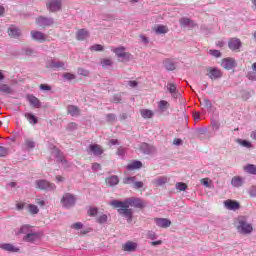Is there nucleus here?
Here are the masks:
<instances>
[{
	"label": "nucleus",
	"instance_id": "nucleus-1",
	"mask_svg": "<svg viewBox=\"0 0 256 256\" xmlns=\"http://www.w3.org/2000/svg\"><path fill=\"white\" fill-rule=\"evenodd\" d=\"M110 205L113 207H136V209H143L146 206L145 201L141 198H127L124 201L113 200Z\"/></svg>",
	"mask_w": 256,
	"mask_h": 256
},
{
	"label": "nucleus",
	"instance_id": "nucleus-2",
	"mask_svg": "<svg viewBox=\"0 0 256 256\" xmlns=\"http://www.w3.org/2000/svg\"><path fill=\"white\" fill-rule=\"evenodd\" d=\"M236 228L239 233L243 235H249V233H253V225L247 222V217L239 216L235 221Z\"/></svg>",
	"mask_w": 256,
	"mask_h": 256
},
{
	"label": "nucleus",
	"instance_id": "nucleus-3",
	"mask_svg": "<svg viewBox=\"0 0 256 256\" xmlns=\"http://www.w3.org/2000/svg\"><path fill=\"white\" fill-rule=\"evenodd\" d=\"M113 53H115L116 57L118 58V61L121 63H128V61H131L133 59V55L127 51V48L125 46H120L117 48L112 49Z\"/></svg>",
	"mask_w": 256,
	"mask_h": 256
},
{
	"label": "nucleus",
	"instance_id": "nucleus-4",
	"mask_svg": "<svg viewBox=\"0 0 256 256\" xmlns=\"http://www.w3.org/2000/svg\"><path fill=\"white\" fill-rule=\"evenodd\" d=\"M75 203H77V198L71 193H65L61 198L62 207L65 209H71V207H75Z\"/></svg>",
	"mask_w": 256,
	"mask_h": 256
},
{
	"label": "nucleus",
	"instance_id": "nucleus-5",
	"mask_svg": "<svg viewBox=\"0 0 256 256\" xmlns=\"http://www.w3.org/2000/svg\"><path fill=\"white\" fill-rule=\"evenodd\" d=\"M51 154L55 157L57 163H62L64 167H69V162L65 159V155L59 150V148H57V146H51Z\"/></svg>",
	"mask_w": 256,
	"mask_h": 256
},
{
	"label": "nucleus",
	"instance_id": "nucleus-6",
	"mask_svg": "<svg viewBox=\"0 0 256 256\" xmlns=\"http://www.w3.org/2000/svg\"><path fill=\"white\" fill-rule=\"evenodd\" d=\"M35 187L36 189H40V191H55V189H57V186H55V184L45 179L36 180Z\"/></svg>",
	"mask_w": 256,
	"mask_h": 256
},
{
	"label": "nucleus",
	"instance_id": "nucleus-7",
	"mask_svg": "<svg viewBox=\"0 0 256 256\" xmlns=\"http://www.w3.org/2000/svg\"><path fill=\"white\" fill-rule=\"evenodd\" d=\"M209 79L212 81H217V79H221L223 77V72L219 68L215 67H208L207 68V74H206Z\"/></svg>",
	"mask_w": 256,
	"mask_h": 256
},
{
	"label": "nucleus",
	"instance_id": "nucleus-8",
	"mask_svg": "<svg viewBox=\"0 0 256 256\" xmlns=\"http://www.w3.org/2000/svg\"><path fill=\"white\" fill-rule=\"evenodd\" d=\"M55 20L51 17L39 16L36 18V24L38 27H51L54 25Z\"/></svg>",
	"mask_w": 256,
	"mask_h": 256
},
{
	"label": "nucleus",
	"instance_id": "nucleus-9",
	"mask_svg": "<svg viewBox=\"0 0 256 256\" xmlns=\"http://www.w3.org/2000/svg\"><path fill=\"white\" fill-rule=\"evenodd\" d=\"M116 209H118L120 215L125 217L128 223L133 221V209H130L129 207H116Z\"/></svg>",
	"mask_w": 256,
	"mask_h": 256
},
{
	"label": "nucleus",
	"instance_id": "nucleus-10",
	"mask_svg": "<svg viewBox=\"0 0 256 256\" xmlns=\"http://www.w3.org/2000/svg\"><path fill=\"white\" fill-rule=\"evenodd\" d=\"M221 67H223V69H226V71H231V69H235V67H237V61L235 60V58H224L222 59Z\"/></svg>",
	"mask_w": 256,
	"mask_h": 256
},
{
	"label": "nucleus",
	"instance_id": "nucleus-11",
	"mask_svg": "<svg viewBox=\"0 0 256 256\" xmlns=\"http://www.w3.org/2000/svg\"><path fill=\"white\" fill-rule=\"evenodd\" d=\"M87 151H88V153H92V155H94V157H101V155H103V153H105V150L99 144H90L88 146Z\"/></svg>",
	"mask_w": 256,
	"mask_h": 256
},
{
	"label": "nucleus",
	"instance_id": "nucleus-12",
	"mask_svg": "<svg viewBox=\"0 0 256 256\" xmlns=\"http://www.w3.org/2000/svg\"><path fill=\"white\" fill-rule=\"evenodd\" d=\"M61 0H50L46 3V7L50 13H57V11H61Z\"/></svg>",
	"mask_w": 256,
	"mask_h": 256
},
{
	"label": "nucleus",
	"instance_id": "nucleus-13",
	"mask_svg": "<svg viewBox=\"0 0 256 256\" xmlns=\"http://www.w3.org/2000/svg\"><path fill=\"white\" fill-rule=\"evenodd\" d=\"M139 149L141 153H144V155H154V153L157 152V149L155 148V146L145 142L140 144Z\"/></svg>",
	"mask_w": 256,
	"mask_h": 256
},
{
	"label": "nucleus",
	"instance_id": "nucleus-14",
	"mask_svg": "<svg viewBox=\"0 0 256 256\" xmlns=\"http://www.w3.org/2000/svg\"><path fill=\"white\" fill-rule=\"evenodd\" d=\"M30 35L33 41H38V43H45L47 41V35L41 31L32 30Z\"/></svg>",
	"mask_w": 256,
	"mask_h": 256
},
{
	"label": "nucleus",
	"instance_id": "nucleus-15",
	"mask_svg": "<svg viewBox=\"0 0 256 256\" xmlns=\"http://www.w3.org/2000/svg\"><path fill=\"white\" fill-rule=\"evenodd\" d=\"M243 43L241 42V39L239 38H231L228 41V47L231 51L239 52V49H241Z\"/></svg>",
	"mask_w": 256,
	"mask_h": 256
},
{
	"label": "nucleus",
	"instance_id": "nucleus-16",
	"mask_svg": "<svg viewBox=\"0 0 256 256\" xmlns=\"http://www.w3.org/2000/svg\"><path fill=\"white\" fill-rule=\"evenodd\" d=\"M7 33L11 39H19L21 37V29L13 24L8 27Z\"/></svg>",
	"mask_w": 256,
	"mask_h": 256
},
{
	"label": "nucleus",
	"instance_id": "nucleus-17",
	"mask_svg": "<svg viewBox=\"0 0 256 256\" xmlns=\"http://www.w3.org/2000/svg\"><path fill=\"white\" fill-rule=\"evenodd\" d=\"M37 143H35V140L33 138H25L24 142L22 144V151H33L35 149Z\"/></svg>",
	"mask_w": 256,
	"mask_h": 256
},
{
	"label": "nucleus",
	"instance_id": "nucleus-18",
	"mask_svg": "<svg viewBox=\"0 0 256 256\" xmlns=\"http://www.w3.org/2000/svg\"><path fill=\"white\" fill-rule=\"evenodd\" d=\"M166 71H175L177 69V62L173 58H166L162 62Z\"/></svg>",
	"mask_w": 256,
	"mask_h": 256
},
{
	"label": "nucleus",
	"instance_id": "nucleus-19",
	"mask_svg": "<svg viewBox=\"0 0 256 256\" xmlns=\"http://www.w3.org/2000/svg\"><path fill=\"white\" fill-rule=\"evenodd\" d=\"M40 238H41V232H35L34 230H32L31 233L23 237V241H26V243H35V241H37V239H40Z\"/></svg>",
	"mask_w": 256,
	"mask_h": 256
},
{
	"label": "nucleus",
	"instance_id": "nucleus-20",
	"mask_svg": "<svg viewBox=\"0 0 256 256\" xmlns=\"http://www.w3.org/2000/svg\"><path fill=\"white\" fill-rule=\"evenodd\" d=\"M224 207L229 211H238V209H241V204L235 200H226L224 201Z\"/></svg>",
	"mask_w": 256,
	"mask_h": 256
},
{
	"label": "nucleus",
	"instance_id": "nucleus-21",
	"mask_svg": "<svg viewBox=\"0 0 256 256\" xmlns=\"http://www.w3.org/2000/svg\"><path fill=\"white\" fill-rule=\"evenodd\" d=\"M48 69H65V62L60 60H51L47 63Z\"/></svg>",
	"mask_w": 256,
	"mask_h": 256
},
{
	"label": "nucleus",
	"instance_id": "nucleus-22",
	"mask_svg": "<svg viewBox=\"0 0 256 256\" xmlns=\"http://www.w3.org/2000/svg\"><path fill=\"white\" fill-rule=\"evenodd\" d=\"M154 222L157 227H161L162 229H167L168 227H171V220L167 218H155Z\"/></svg>",
	"mask_w": 256,
	"mask_h": 256
},
{
	"label": "nucleus",
	"instance_id": "nucleus-23",
	"mask_svg": "<svg viewBox=\"0 0 256 256\" xmlns=\"http://www.w3.org/2000/svg\"><path fill=\"white\" fill-rule=\"evenodd\" d=\"M67 113L68 115H71V117H79V115H81V110L75 105H68Z\"/></svg>",
	"mask_w": 256,
	"mask_h": 256
},
{
	"label": "nucleus",
	"instance_id": "nucleus-24",
	"mask_svg": "<svg viewBox=\"0 0 256 256\" xmlns=\"http://www.w3.org/2000/svg\"><path fill=\"white\" fill-rule=\"evenodd\" d=\"M123 251H126L128 253H133L137 251V243L128 241L123 245Z\"/></svg>",
	"mask_w": 256,
	"mask_h": 256
},
{
	"label": "nucleus",
	"instance_id": "nucleus-25",
	"mask_svg": "<svg viewBox=\"0 0 256 256\" xmlns=\"http://www.w3.org/2000/svg\"><path fill=\"white\" fill-rule=\"evenodd\" d=\"M28 101H29L30 105H32V107H34V109H41V101L39 100V98H37L33 95H28Z\"/></svg>",
	"mask_w": 256,
	"mask_h": 256
},
{
	"label": "nucleus",
	"instance_id": "nucleus-26",
	"mask_svg": "<svg viewBox=\"0 0 256 256\" xmlns=\"http://www.w3.org/2000/svg\"><path fill=\"white\" fill-rule=\"evenodd\" d=\"M167 89L169 91V93H171L173 99H179V92H177V85H175L174 83H168L167 84Z\"/></svg>",
	"mask_w": 256,
	"mask_h": 256
},
{
	"label": "nucleus",
	"instance_id": "nucleus-27",
	"mask_svg": "<svg viewBox=\"0 0 256 256\" xmlns=\"http://www.w3.org/2000/svg\"><path fill=\"white\" fill-rule=\"evenodd\" d=\"M88 37L89 31L87 29H80L76 34L77 41H85V39H88Z\"/></svg>",
	"mask_w": 256,
	"mask_h": 256
},
{
	"label": "nucleus",
	"instance_id": "nucleus-28",
	"mask_svg": "<svg viewBox=\"0 0 256 256\" xmlns=\"http://www.w3.org/2000/svg\"><path fill=\"white\" fill-rule=\"evenodd\" d=\"M156 35H166V33H169V28L165 25H158L153 28Z\"/></svg>",
	"mask_w": 256,
	"mask_h": 256
},
{
	"label": "nucleus",
	"instance_id": "nucleus-29",
	"mask_svg": "<svg viewBox=\"0 0 256 256\" xmlns=\"http://www.w3.org/2000/svg\"><path fill=\"white\" fill-rule=\"evenodd\" d=\"M0 249H3V251H8L9 253L19 252V248H16L15 246H13V244H9V243L1 244Z\"/></svg>",
	"mask_w": 256,
	"mask_h": 256
},
{
	"label": "nucleus",
	"instance_id": "nucleus-30",
	"mask_svg": "<svg viewBox=\"0 0 256 256\" xmlns=\"http://www.w3.org/2000/svg\"><path fill=\"white\" fill-rule=\"evenodd\" d=\"M106 184L109 185V187H115V185H119V177L116 175L109 176L105 179Z\"/></svg>",
	"mask_w": 256,
	"mask_h": 256
},
{
	"label": "nucleus",
	"instance_id": "nucleus-31",
	"mask_svg": "<svg viewBox=\"0 0 256 256\" xmlns=\"http://www.w3.org/2000/svg\"><path fill=\"white\" fill-rule=\"evenodd\" d=\"M179 23L181 27H195V22L187 17L180 18Z\"/></svg>",
	"mask_w": 256,
	"mask_h": 256
},
{
	"label": "nucleus",
	"instance_id": "nucleus-32",
	"mask_svg": "<svg viewBox=\"0 0 256 256\" xmlns=\"http://www.w3.org/2000/svg\"><path fill=\"white\" fill-rule=\"evenodd\" d=\"M143 163L139 160H134L132 163L127 165L128 171H135V169H141Z\"/></svg>",
	"mask_w": 256,
	"mask_h": 256
},
{
	"label": "nucleus",
	"instance_id": "nucleus-33",
	"mask_svg": "<svg viewBox=\"0 0 256 256\" xmlns=\"http://www.w3.org/2000/svg\"><path fill=\"white\" fill-rule=\"evenodd\" d=\"M24 117L27 118V121L30 123V125H37V123H39V119L37 118V116H35L29 112H26L24 114Z\"/></svg>",
	"mask_w": 256,
	"mask_h": 256
},
{
	"label": "nucleus",
	"instance_id": "nucleus-34",
	"mask_svg": "<svg viewBox=\"0 0 256 256\" xmlns=\"http://www.w3.org/2000/svg\"><path fill=\"white\" fill-rule=\"evenodd\" d=\"M243 178H241V176H234L231 180V185H233L234 187H243Z\"/></svg>",
	"mask_w": 256,
	"mask_h": 256
},
{
	"label": "nucleus",
	"instance_id": "nucleus-35",
	"mask_svg": "<svg viewBox=\"0 0 256 256\" xmlns=\"http://www.w3.org/2000/svg\"><path fill=\"white\" fill-rule=\"evenodd\" d=\"M32 231H33V227L29 224H25L20 228L19 233L23 235H29V233H31Z\"/></svg>",
	"mask_w": 256,
	"mask_h": 256
},
{
	"label": "nucleus",
	"instance_id": "nucleus-36",
	"mask_svg": "<svg viewBox=\"0 0 256 256\" xmlns=\"http://www.w3.org/2000/svg\"><path fill=\"white\" fill-rule=\"evenodd\" d=\"M169 179L166 176H160L154 180L156 187H161V185H165Z\"/></svg>",
	"mask_w": 256,
	"mask_h": 256
},
{
	"label": "nucleus",
	"instance_id": "nucleus-37",
	"mask_svg": "<svg viewBox=\"0 0 256 256\" xmlns=\"http://www.w3.org/2000/svg\"><path fill=\"white\" fill-rule=\"evenodd\" d=\"M0 93H5L6 95L13 94V89L10 88L7 84H1L0 85Z\"/></svg>",
	"mask_w": 256,
	"mask_h": 256
},
{
	"label": "nucleus",
	"instance_id": "nucleus-38",
	"mask_svg": "<svg viewBox=\"0 0 256 256\" xmlns=\"http://www.w3.org/2000/svg\"><path fill=\"white\" fill-rule=\"evenodd\" d=\"M236 143H238L242 147H246V149H253V144L247 140L237 139Z\"/></svg>",
	"mask_w": 256,
	"mask_h": 256
},
{
	"label": "nucleus",
	"instance_id": "nucleus-39",
	"mask_svg": "<svg viewBox=\"0 0 256 256\" xmlns=\"http://www.w3.org/2000/svg\"><path fill=\"white\" fill-rule=\"evenodd\" d=\"M244 171H246V173H250V175H256V166H255V164H247L244 167Z\"/></svg>",
	"mask_w": 256,
	"mask_h": 256
},
{
	"label": "nucleus",
	"instance_id": "nucleus-40",
	"mask_svg": "<svg viewBox=\"0 0 256 256\" xmlns=\"http://www.w3.org/2000/svg\"><path fill=\"white\" fill-rule=\"evenodd\" d=\"M100 64L102 67H111L113 66V60L110 58H102Z\"/></svg>",
	"mask_w": 256,
	"mask_h": 256
},
{
	"label": "nucleus",
	"instance_id": "nucleus-41",
	"mask_svg": "<svg viewBox=\"0 0 256 256\" xmlns=\"http://www.w3.org/2000/svg\"><path fill=\"white\" fill-rule=\"evenodd\" d=\"M28 211L31 215H37L39 213V207L35 204H28Z\"/></svg>",
	"mask_w": 256,
	"mask_h": 256
},
{
	"label": "nucleus",
	"instance_id": "nucleus-42",
	"mask_svg": "<svg viewBox=\"0 0 256 256\" xmlns=\"http://www.w3.org/2000/svg\"><path fill=\"white\" fill-rule=\"evenodd\" d=\"M141 116L143 119H151L153 117V111L149 109L141 110Z\"/></svg>",
	"mask_w": 256,
	"mask_h": 256
},
{
	"label": "nucleus",
	"instance_id": "nucleus-43",
	"mask_svg": "<svg viewBox=\"0 0 256 256\" xmlns=\"http://www.w3.org/2000/svg\"><path fill=\"white\" fill-rule=\"evenodd\" d=\"M158 107H159L160 111H167L169 109V102H167L165 100H161L158 103Z\"/></svg>",
	"mask_w": 256,
	"mask_h": 256
},
{
	"label": "nucleus",
	"instance_id": "nucleus-44",
	"mask_svg": "<svg viewBox=\"0 0 256 256\" xmlns=\"http://www.w3.org/2000/svg\"><path fill=\"white\" fill-rule=\"evenodd\" d=\"M135 181H137V177L131 176V177L124 178L123 183L125 185H131V184L134 185Z\"/></svg>",
	"mask_w": 256,
	"mask_h": 256
},
{
	"label": "nucleus",
	"instance_id": "nucleus-45",
	"mask_svg": "<svg viewBox=\"0 0 256 256\" xmlns=\"http://www.w3.org/2000/svg\"><path fill=\"white\" fill-rule=\"evenodd\" d=\"M23 51L25 55H27L28 57H33L37 55V51H35V49L32 48H23Z\"/></svg>",
	"mask_w": 256,
	"mask_h": 256
},
{
	"label": "nucleus",
	"instance_id": "nucleus-46",
	"mask_svg": "<svg viewBox=\"0 0 256 256\" xmlns=\"http://www.w3.org/2000/svg\"><path fill=\"white\" fill-rule=\"evenodd\" d=\"M106 121L108 123H115V121H117V116L113 113H109L106 115Z\"/></svg>",
	"mask_w": 256,
	"mask_h": 256
},
{
	"label": "nucleus",
	"instance_id": "nucleus-47",
	"mask_svg": "<svg viewBox=\"0 0 256 256\" xmlns=\"http://www.w3.org/2000/svg\"><path fill=\"white\" fill-rule=\"evenodd\" d=\"M63 79H66V81H73V79H77V76H75V74H71L69 72H65L63 74Z\"/></svg>",
	"mask_w": 256,
	"mask_h": 256
},
{
	"label": "nucleus",
	"instance_id": "nucleus-48",
	"mask_svg": "<svg viewBox=\"0 0 256 256\" xmlns=\"http://www.w3.org/2000/svg\"><path fill=\"white\" fill-rule=\"evenodd\" d=\"M9 155V148L0 146V157H7Z\"/></svg>",
	"mask_w": 256,
	"mask_h": 256
},
{
	"label": "nucleus",
	"instance_id": "nucleus-49",
	"mask_svg": "<svg viewBox=\"0 0 256 256\" xmlns=\"http://www.w3.org/2000/svg\"><path fill=\"white\" fill-rule=\"evenodd\" d=\"M176 189L178 191H187V184H185L183 182H177L176 183Z\"/></svg>",
	"mask_w": 256,
	"mask_h": 256
},
{
	"label": "nucleus",
	"instance_id": "nucleus-50",
	"mask_svg": "<svg viewBox=\"0 0 256 256\" xmlns=\"http://www.w3.org/2000/svg\"><path fill=\"white\" fill-rule=\"evenodd\" d=\"M97 213H99V209H97V207H91L89 210H88V215L90 217H97Z\"/></svg>",
	"mask_w": 256,
	"mask_h": 256
},
{
	"label": "nucleus",
	"instance_id": "nucleus-51",
	"mask_svg": "<svg viewBox=\"0 0 256 256\" xmlns=\"http://www.w3.org/2000/svg\"><path fill=\"white\" fill-rule=\"evenodd\" d=\"M97 223H99L100 225H103V223H107V215L103 214L100 215L97 219H96Z\"/></svg>",
	"mask_w": 256,
	"mask_h": 256
},
{
	"label": "nucleus",
	"instance_id": "nucleus-52",
	"mask_svg": "<svg viewBox=\"0 0 256 256\" xmlns=\"http://www.w3.org/2000/svg\"><path fill=\"white\" fill-rule=\"evenodd\" d=\"M76 129H77V123L75 122H70L66 127L67 131H76Z\"/></svg>",
	"mask_w": 256,
	"mask_h": 256
},
{
	"label": "nucleus",
	"instance_id": "nucleus-53",
	"mask_svg": "<svg viewBox=\"0 0 256 256\" xmlns=\"http://www.w3.org/2000/svg\"><path fill=\"white\" fill-rule=\"evenodd\" d=\"M209 53L212 55V57H216V58L222 57L223 55L221 51L213 50V49L209 50Z\"/></svg>",
	"mask_w": 256,
	"mask_h": 256
},
{
	"label": "nucleus",
	"instance_id": "nucleus-54",
	"mask_svg": "<svg viewBox=\"0 0 256 256\" xmlns=\"http://www.w3.org/2000/svg\"><path fill=\"white\" fill-rule=\"evenodd\" d=\"M123 101V98L121 97V94H116L112 97V103H121Z\"/></svg>",
	"mask_w": 256,
	"mask_h": 256
},
{
	"label": "nucleus",
	"instance_id": "nucleus-55",
	"mask_svg": "<svg viewBox=\"0 0 256 256\" xmlns=\"http://www.w3.org/2000/svg\"><path fill=\"white\" fill-rule=\"evenodd\" d=\"M71 229H75L76 231H79L80 229H83V223L76 222L71 225Z\"/></svg>",
	"mask_w": 256,
	"mask_h": 256
},
{
	"label": "nucleus",
	"instance_id": "nucleus-56",
	"mask_svg": "<svg viewBox=\"0 0 256 256\" xmlns=\"http://www.w3.org/2000/svg\"><path fill=\"white\" fill-rule=\"evenodd\" d=\"M147 238L151 239V241H155V239H157V234L153 231H148Z\"/></svg>",
	"mask_w": 256,
	"mask_h": 256
},
{
	"label": "nucleus",
	"instance_id": "nucleus-57",
	"mask_svg": "<svg viewBox=\"0 0 256 256\" xmlns=\"http://www.w3.org/2000/svg\"><path fill=\"white\" fill-rule=\"evenodd\" d=\"M247 79H249V81H256V73L255 72H248L246 75Z\"/></svg>",
	"mask_w": 256,
	"mask_h": 256
},
{
	"label": "nucleus",
	"instance_id": "nucleus-58",
	"mask_svg": "<svg viewBox=\"0 0 256 256\" xmlns=\"http://www.w3.org/2000/svg\"><path fill=\"white\" fill-rule=\"evenodd\" d=\"M91 51H103L104 47L101 44H96L91 46Z\"/></svg>",
	"mask_w": 256,
	"mask_h": 256
},
{
	"label": "nucleus",
	"instance_id": "nucleus-59",
	"mask_svg": "<svg viewBox=\"0 0 256 256\" xmlns=\"http://www.w3.org/2000/svg\"><path fill=\"white\" fill-rule=\"evenodd\" d=\"M203 105L204 107H206V109H211V107H213V104L211 103V100L205 98L203 100Z\"/></svg>",
	"mask_w": 256,
	"mask_h": 256
},
{
	"label": "nucleus",
	"instance_id": "nucleus-60",
	"mask_svg": "<svg viewBox=\"0 0 256 256\" xmlns=\"http://www.w3.org/2000/svg\"><path fill=\"white\" fill-rule=\"evenodd\" d=\"M126 153V150L123 146H120L118 149H117V155H119V157H123Z\"/></svg>",
	"mask_w": 256,
	"mask_h": 256
},
{
	"label": "nucleus",
	"instance_id": "nucleus-61",
	"mask_svg": "<svg viewBox=\"0 0 256 256\" xmlns=\"http://www.w3.org/2000/svg\"><path fill=\"white\" fill-rule=\"evenodd\" d=\"M143 182H141V181H138V182H136V180L134 181V184H133V188L134 189H143Z\"/></svg>",
	"mask_w": 256,
	"mask_h": 256
},
{
	"label": "nucleus",
	"instance_id": "nucleus-62",
	"mask_svg": "<svg viewBox=\"0 0 256 256\" xmlns=\"http://www.w3.org/2000/svg\"><path fill=\"white\" fill-rule=\"evenodd\" d=\"M78 73L79 75H83L84 77H87L89 75V71L83 68H78Z\"/></svg>",
	"mask_w": 256,
	"mask_h": 256
},
{
	"label": "nucleus",
	"instance_id": "nucleus-63",
	"mask_svg": "<svg viewBox=\"0 0 256 256\" xmlns=\"http://www.w3.org/2000/svg\"><path fill=\"white\" fill-rule=\"evenodd\" d=\"M242 99L243 101H248V99H251V92H243Z\"/></svg>",
	"mask_w": 256,
	"mask_h": 256
},
{
	"label": "nucleus",
	"instance_id": "nucleus-64",
	"mask_svg": "<svg viewBox=\"0 0 256 256\" xmlns=\"http://www.w3.org/2000/svg\"><path fill=\"white\" fill-rule=\"evenodd\" d=\"M250 197H256V186H252L249 190Z\"/></svg>",
	"mask_w": 256,
	"mask_h": 256
}]
</instances>
